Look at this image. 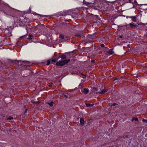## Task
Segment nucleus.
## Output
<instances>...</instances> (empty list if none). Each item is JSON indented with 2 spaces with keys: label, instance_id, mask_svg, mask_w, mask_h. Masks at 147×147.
<instances>
[{
  "label": "nucleus",
  "instance_id": "nucleus-1",
  "mask_svg": "<svg viewBox=\"0 0 147 147\" xmlns=\"http://www.w3.org/2000/svg\"><path fill=\"white\" fill-rule=\"evenodd\" d=\"M7 63L13 64H17L20 63L21 64H30L31 63L30 62L26 61H22V60L18 61L17 60H8V62Z\"/></svg>",
  "mask_w": 147,
  "mask_h": 147
},
{
  "label": "nucleus",
  "instance_id": "nucleus-2",
  "mask_svg": "<svg viewBox=\"0 0 147 147\" xmlns=\"http://www.w3.org/2000/svg\"><path fill=\"white\" fill-rule=\"evenodd\" d=\"M61 57L63 59L60 60V61L57 62L56 64H65L67 63L69 61V59L64 60L63 59L66 58V56L65 55H62Z\"/></svg>",
  "mask_w": 147,
  "mask_h": 147
},
{
  "label": "nucleus",
  "instance_id": "nucleus-3",
  "mask_svg": "<svg viewBox=\"0 0 147 147\" xmlns=\"http://www.w3.org/2000/svg\"><path fill=\"white\" fill-rule=\"evenodd\" d=\"M56 61V60L53 59V60H49L47 61V64H50V63L53 64Z\"/></svg>",
  "mask_w": 147,
  "mask_h": 147
},
{
  "label": "nucleus",
  "instance_id": "nucleus-4",
  "mask_svg": "<svg viewBox=\"0 0 147 147\" xmlns=\"http://www.w3.org/2000/svg\"><path fill=\"white\" fill-rule=\"evenodd\" d=\"M80 125L82 126H83L85 124V121L84 118H80Z\"/></svg>",
  "mask_w": 147,
  "mask_h": 147
},
{
  "label": "nucleus",
  "instance_id": "nucleus-5",
  "mask_svg": "<svg viewBox=\"0 0 147 147\" xmlns=\"http://www.w3.org/2000/svg\"><path fill=\"white\" fill-rule=\"evenodd\" d=\"M82 92L84 94H87L89 92V90L88 88H84Z\"/></svg>",
  "mask_w": 147,
  "mask_h": 147
},
{
  "label": "nucleus",
  "instance_id": "nucleus-6",
  "mask_svg": "<svg viewBox=\"0 0 147 147\" xmlns=\"http://www.w3.org/2000/svg\"><path fill=\"white\" fill-rule=\"evenodd\" d=\"M23 65H16V67L20 69V70H22V66Z\"/></svg>",
  "mask_w": 147,
  "mask_h": 147
},
{
  "label": "nucleus",
  "instance_id": "nucleus-7",
  "mask_svg": "<svg viewBox=\"0 0 147 147\" xmlns=\"http://www.w3.org/2000/svg\"><path fill=\"white\" fill-rule=\"evenodd\" d=\"M138 119L137 117H133L131 121L132 122H134V121H138Z\"/></svg>",
  "mask_w": 147,
  "mask_h": 147
},
{
  "label": "nucleus",
  "instance_id": "nucleus-8",
  "mask_svg": "<svg viewBox=\"0 0 147 147\" xmlns=\"http://www.w3.org/2000/svg\"><path fill=\"white\" fill-rule=\"evenodd\" d=\"M107 90H105V89H104L102 90L101 91V92H99V93L100 94H104L105 92H107Z\"/></svg>",
  "mask_w": 147,
  "mask_h": 147
},
{
  "label": "nucleus",
  "instance_id": "nucleus-9",
  "mask_svg": "<svg viewBox=\"0 0 147 147\" xmlns=\"http://www.w3.org/2000/svg\"><path fill=\"white\" fill-rule=\"evenodd\" d=\"M91 89V90L93 92L97 91L98 90L97 88L95 87L92 88Z\"/></svg>",
  "mask_w": 147,
  "mask_h": 147
},
{
  "label": "nucleus",
  "instance_id": "nucleus-10",
  "mask_svg": "<svg viewBox=\"0 0 147 147\" xmlns=\"http://www.w3.org/2000/svg\"><path fill=\"white\" fill-rule=\"evenodd\" d=\"M136 16H131L130 17V18L132 19L134 22H136Z\"/></svg>",
  "mask_w": 147,
  "mask_h": 147
},
{
  "label": "nucleus",
  "instance_id": "nucleus-11",
  "mask_svg": "<svg viewBox=\"0 0 147 147\" xmlns=\"http://www.w3.org/2000/svg\"><path fill=\"white\" fill-rule=\"evenodd\" d=\"M85 104H86V107H92L94 105V104H88L87 103H86Z\"/></svg>",
  "mask_w": 147,
  "mask_h": 147
},
{
  "label": "nucleus",
  "instance_id": "nucleus-12",
  "mask_svg": "<svg viewBox=\"0 0 147 147\" xmlns=\"http://www.w3.org/2000/svg\"><path fill=\"white\" fill-rule=\"evenodd\" d=\"M48 104L50 106V107H52L53 106V101H52L51 102H47Z\"/></svg>",
  "mask_w": 147,
  "mask_h": 147
},
{
  "label": "nucleus",
  "instance_id": "nucleus-13",
  "mask_svg": "<svg viewBox=\"0 0 147 147\" xmlns=\"http://www.w3.org/2000/svg\"><path fill=\"white\" fill-rule=\"evenodd\" d=\"M137 3L136 1H135L134 3L132 4L133 5V6L132 7V8H133L134 6H136L137 5Z\"/></svg>",
  "mask_w": 147,
  "mask_h": 147
},
{
  "label": "nucleus",
  "instance_id": "nucleus-14",
  "mask_svg": "<svg viewBox=\"0 0 147 147\" xmlns=\"http://www.w3.org/2000/svg\"><path fill=\"white\" fill-rule=\"evenodd\" d=\"M119 103H120L119 102H118V103L117 104V103H114L113 104H112L111 106L110 107H111L113 106H115L116 105H118L119 104Z\"/></svg>",
  "mask_w": 147,
  "mask_h": 147
},
{
  "label": "nucleus",
  "instance_id": "nucleus-15",
  "mask_svg": "<svg viewBox=\"0 0 147 147\" xmlns=\"http://www.w3.org/2000/svg\"><path fill=\"white\" fill-rule=\"evenodd\" d=\"M108 53L110 55H112L113 53V52L112 50H111L108 52Z\"/></svg>",
  "mask_w": 147,
  "mask_h": 147
},
{
  "label": "nucleus",
  "instance_id": "nucleus-16",
  "mask_svg": "<svg viewBox=\"0 0 147 147\" xmlns=\"http://www.w3.org/2000/svg\"><path fill=\"white\" fill-rule=\"evenodd\" d=\"M129 25H130V26H131V27H135L137 26V25H134V23H131Z\"/></svg>",
  "mask_w": 147,
  "mask_h": 147
},
{
  "label": "nucleus",
  "instance_id": "nucleus-17",
  "mask_svg": "<svg viewBox=\"0 0 147 147\" xmlns=\"http://www.w3.org/2000/svg\"><path fill=\"white\" fill-rule=\"evenodd\" d=\"M32 102L33 104H39L40 103V102L39 101H34Z\"/></svg>",
  "mask_w": 147,
  "mask_h": 147
},
{
  "label": "nucleus",
  "instance_id": "nucleus-18",
  "mask_svg": "<svg viewBox=\"0 0 147 147\" xmlns=\"http://www.w3.org/2000/svg\"><path fill=\"white\" fill-rule=\"evenodd\" d=\"M80 74L82 76V77L83 78H85L86 76L85 75H84L82 73H80Z\"/></svg>",
  "mask_w": 147,
  "mask_h": 147
},
{
  "label": "nucleus",
  "instance_id": "nucleus-19",
  "mask_svg": "<svg viewBox=\"0 0 147 147\" xmlns=\"http://www.w3.org/2000/svg\"><path fill=\"white\" fill-rule=\"evenodd\" d=\"M120 80V79L119 78H115V79H114V80Z\"/></svg>",
  "mask_w": 147,
  "mask_h": 147
},
{
  "label": "nucleus",
  "instance_id": "nucleus-20",
  "mask_svg": "<svg viewBox=\"0 0 147 147\" xmlns=\"http://www.w3.org/2000/svg\"><path fill=\"white\" fill-rule=\"evenodd\" d=\"M13 119V117H9L8 118H7V119L11 120V119Z\"/></svg>",
  "mask_w": 147,
  "mask_h": 147
},
{
  "label": "nucleus",
  "instance_id": "nucleus-21",
  "mask_svg": "<svg viewBox=\"0 0 147 147\" xmlns=\"http://www.w3.org/2000/svg\"><path fill=\"white\" fill-rule=\"evenodd\" d=\"M59 37L61 39H63L64 38V36L62 35H60L59 36Z\"/></svg>",
  "mask_w": 147,
  "mask_h": 147
},
{
  "label": "nucleus",
  "instance_id": "nucleus-22",
  "mask_svg": "<svg viewBox=\"0 0 147 147\" xmlns=\"http://www.w3.org/2000/svg\"><path fill=\"white\" fill-rule=\"evenodd\" d=\"M142 121L143 122H146L147 123V119H143L142 120Z\"/></svg>",
  "mask_w": 147,
  "mask_h": 147
},
{
  "label": "nucleus",
  "instance_id": "nucleus-23",
  "mask_svg": "<svg viewBox=\"0 0 147 147\" xmlns=\"http://www.w3.org/2000/svg\"><path fill=\"white\" fill-rule=\"evenodd\" d=\"M62 96H64V97L65 98H68V96L66 94H62Z\"/></svg>",
  "mask_w": 147,
  "mask_h": 147
},
{
  "label": "nucleus",
  "instance_id": "nucleus-24",
  "mask_svg": "<svg viewBox=\"0 0 147 147\" xmlns=\"http://www.w3.org/2000/svg\"><path fill=\"white\" fill-rule=\"evenodd\" d=\"M90 120H88L87 121V123L88 125H90Z\"/></svg>",
  "mask_w": 147,
  "mask_h": 147
},
{
  "label": "nucleus",
  "instance_id": "nucleus-25",
  "mask_svg": "<svg viewBox=\"0 0 147 147\" xmlns=\"http://www.w3.org/2000/svg\"><path fill=\"white\" fill-rule=\"evenodd\" d=\"M132 0H126V2L127 3H131V1Z\"/></svg>",
  "mask_w": 147,
  "mask_h": 147
},
{
  "label": "nucleus",
  "instance_id": "nucleus-26",
  "mask_svg": "<svg viewBox=\"0 0 147 147\" xmlns=\"http://www.w3.org/2000/svg\"><path fill=\"white\" fill-rule=\"evenodd\" d=\"M121 138H127V137L126 136H123L121 137Z\"/></svg>",
  "mask_w": 147,
  "mask_h": 147
},
{
  "label": "nucleus",
  "instance_id": "nucleus-27",
  "mask_svg": "<svg viewBox=\"0 0 147 147\" xmlns=\"http://www.w3.org/2000/svg\"><path fill=\"white\" fill-rule=\"evenodd\" d=\"M101 46L102 47H103L105 46V45L103 44H102L101 45Z\"/></svg>",
  "mask_w": 147,
  "mask_h": 147
},
{
  "label": "nucleus",
  "instance_id": "nucleus-28",
  "mask_svg": "<svg viewBox=\"0 0 147 147\" xmlns=\"http://www.w3.org/2000/svg\"><path fill=\"white\" fill-rule=\"evenodd\" d=\"M53 84V83H51V84H50L49 85V86H50V87L51 86H52V84Z\"/></svg>",
  "mask_w": 147,
  "mask_h": 147
},
{
  "label": "nucleus",
  "instance_id": "nucleus-29",
  "mask_svg": "<svg viewBox=\"0 0 147 147\" xmlns=\"http://www.w3.org/2000/svg\"><path fill=\"white\" fill-rule=\"evenodd\" d=\"M94 61L92 60L91 61V63H93Z\"/></svg>",
  "mask_w": 147,
  "mask_h": 147
},
{
  "label": "nucleus",
  "instance_id": "nucleus-30",
  "mask_svg": "<svg viewBox=\"0 0 147 147\" xmlns=\"http://www.w3.org/2000/svg\"><path fill=\"white\" fill-rule=\"evenodd\" d=\"M28 110V109H26L25 110V112H24V113H25L26 112H27V111Z\"/></svg>",
  "mask_w": 147,
  "mask_h": 147
},
{
  "label": "nucleus",
  "instance_id": "nucleus-31",
  "mask_svg": "<svg viewBox=\"0 0 147 147\" xmlns=\"http://www.w3.org/2000/svg\"><path fill=\"white\" fill-rule=\"evenodd\" d=\"M57 65V66H63L64 65Z\"/></svg>",
  "mask_w": 147,
  "mask_h": 147
},
{
  "label": "nucleus",
  "instance_id": "nucleus-32",
  "mask_svg": "<svg viewBox=\"0 0 147 147\" xmlns=\"http://www.w3.org/2000/svg\"><path fill=\"white\" fill-rule=\"evenodd\" d=\"M31 37H30L28 38V39H31Z\"/></svg>",
  "mask_w": 147,
  "mask_h": 147
},
{
  "label": "nucleus",
  "instance_id": "nucleus-33",
  "mask_svg": "<svg viewBox=\"0 0 147 147\" xmlns=\"http://www.w3.org/2000/svg\"><path fill=\"white\" fill-rule=\"evenodd\" d=\"M76 36H80V35H77Z\"/></svg>",
  "mask_w": 147,
  "mask_h": 147
},
{
  "label": "nucleus",
  "instance_id": "nucleus-34",
  "mask_svg": "<svg viewBox=\"0 0 147 147\" xmlns=\"http://www.w3.org/2000/svg\"><path fill=\"white\" fill-rule=\"evenodd\" d=\"M120 37L121 38V37H121V36H120Z\"/></svg>",
  "mask_w": 147,
  "mask_h": 147
}]
</instances>
